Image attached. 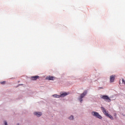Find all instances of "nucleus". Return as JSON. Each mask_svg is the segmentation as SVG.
Masks as SVG:
<instances>
[{
	"label": "nucleus",
	"instance_id": "nucleus-3",
	"mask_svg": "<svg viewBox=\"0 0 125 125\" xmlns=\"http://www.w3.org/2000/svg\"><path fill=\"white\" fill-rule=\"evenodd\" d=\"M86 94H87V91H84L83 92V93H82L80 97L79 98V100H80L81 103H82V102L83 101V97H84L85 96V95H86Z\"/></svg>",
	"mask_w": 125,
	"mask_h": 125
},
{
	"label": "nucleus",
	"instance_id": "nucleus-1",
	"mask_svg": "<svg viewBox=\"0 0 125 125\" xmlns=\"http://www.w3.org/2000/svg\"><path fill=\"white\" fill-rule=\"evenodd\" d=\"M101 109H102V110L103 111V113H104V115L106 116V117H108V118H110L111 120H114V118L113 117V116H112V115L109 114V113H108V112H107V111H106V109H105L103 107H102Z\"/></svg>",
	"mask_w": 125,
	"mask_h": 125
},
{
	"label": "nucleus",
	"instance_id": "nucleus-5",
	"mask_svg": "<svg viewBox=\"0 0 125 125\" xmlns=\"http://www.w3.org/2000/svg\"><path fill=\"white\" fill-rule=\"evenodd\" d=\"M55 79V77L51 76H49L46 77V80H48V81H53Z\"/></svg>",
	"mask_w": 125,
	"mask_h": 125
},
{
	"label": "nucleus",
	"instance_id": "nucleus-9",
	"mask_svg": "<svg viewBox=\"0 0 125 125\" xmlns=\"http://www.w3.org/2000/svg\"><path fill=\"white\" fill-rule=\"evenodd\" d=\"M68 95V93L66 92L62 93L60 95V97H64V96H67Z\"/></svg>",
	"mask_w": 125,
	"mask_h": 125
},
{
	"label": "nucleus",
	"instance_id": "nucleus-11",
	"mask_svg": "<svg viewBox=\"0 0 125 125\" xmlns=\"http://www.w3.org/2000/svg\"><path fill=\"white\" fill-rule=\"evenodd\" d=\"M69 119L70 120H73L74 119V116L71 115L70 117H69Z\"/></svg>",
	"mask_w": 125,
	"mask_h": 125
},
{
	"label": "nucleus",
	"instance_id": "nucleus-10",
	"mask_svg": "<svg viewBox=\"0 0 125 125\" xmlns=\"http://www.w3.org/2000/svg\"><path fill=\"white\" fill-rule=\"evenodd\" d=\"M53 97H55V98H60V96L58 95H53Z\"/></svg>",
	"mask_w": 125,
	"mask_h": 125
},
{
	"label": "nucleus",
	"instance_id": "nucleus-2",
	"mask_svg": "<svg viewBox=\"0 0 125 125\" xmlns=\"http://www.w3.org/2000/svg\"><path fill=\"white\" fill-rule=\"evenodd\" d=\"M92 115L94 117H96V118L100 119V120H101V119H102V116H101V115H100L99 113H98V112L96 111H93L92 112Z\"/></svg>",
	"mask_w": 125,
	"mask_h": 125
},
{
	"label": "nucleus",
	"instance_id": "nucleus-7",
	"mask_svg": "<svg viewBox=\"0 0 125 125\" xmlns=\"http://www.w3.org/2000/svg\"><path fill=\"white\" fill-rule=\"evenodd\" d=\"M115 80V75H112L110 77V83H113Z\"/></svg>",
	"mask_w": 125,
	"mask_h": 125
},
{
	"label": "nucleus",
	"instance_id": "nucleus-4",
	"mask_svg": "<svg viewBox=\"0 0 125 125\" xmlns=\"http://www.w3.org/2000/svg\"><path fill=\"white\" fill-rule=\"evenodd\" d=\"M102 98L104 100H107L108 102H111V99H110V98H109V97H108L107 95H103L102 97Z\"/></svg>",
	"mask_w": 125,
	"mask_h": 125
},
{
	"label": "nucleus",
	"instance_id": "nucleus-13",
	"mask_svg": "<svg viewBox=\"0 0 125 125\" xmlns=\"http://www.w3.org/2000/svg\"><path fill=\"white\" fill-rule=\"evenodd\" d=\"M4 124L5 125H7V122H6V121H4Z\"/></svg>",
	"mask_w": 125,
	"mask_h": 125
},
{
	"label": "nucleus",
	"instance_id": "nucleus-8",
	"mask_svg": "<svg viewBox=\"0 0 125 125\" xmlns=\"http://www.w3.org/2000/svg\"><path fill=\"white\" fill-rule=\"evenodd\" d=\"M34 115L35 116H37V117H41V116H42V112H36L34 113Z\"/></svg>",
	"mask_w": 125,
	"mask_h": 125
},
{
	"label": "nucleus",
	"instance_id": "nucleus-14",
	"mask_svg": "<svg viewBox=\"0 0 125 125\" xmlns=\"http://www.w3.org/2000/svg\"><path fill=\"white\" fill-rule=\"evenodd\" d=\"M122 82H123V83H124V82H125V80L124 79H122Z\"/></svg>",
	"mask_w": 125,
	"mask_h": 125
},
{
	"label": "nucleus",
	"instance_id": "nucleus-6",
	"mask_svg": "<svg viewBox=\"0 0 125 125\" xmlns=\"http://www.w3.org/2000/svg\"><path fill=\"white\" fill-rule=\"evenodd\" d=\"M39 78H40V77L38 76H35L31 77V79L32 80V81H37V80H38Z\"/></svg>",
	"mask_w": 125,
	"mask_h": 125
},
{
	"label": "nucleus",
	"instance_id": "nucleus-12",
	"mask_svg": "<svg viewBox=\"0 0 125 125\" xmlns=\"http://www.w3.org/2000/svg\"><path fill=\"white\" fill-rule=\"evenodd\" d=\"M1 84H4L5 83V82L3 81L2 82H0Z\"/></svg>",
	"mask_w": 125,
	"mask_h": 125
}]
</instances>
